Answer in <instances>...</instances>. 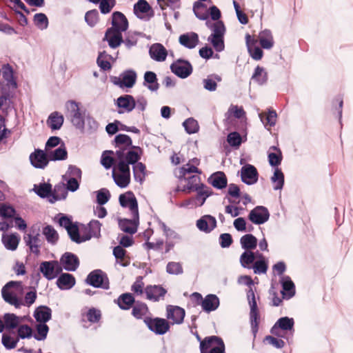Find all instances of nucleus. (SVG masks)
<instances>
[{
  "mask_svg": "<svg viewBox=\"0 0 353 353\" xmlns=\"http://www.w3.org/2000/svg\"><path fill=\"white\" fill-rule=\"evenodd\" d=\"M211 19L215 22L207 19L206 26L212 31V33L209 36L208 41L211 43L214 48L217 52H221L224 50V34L225 32V28L221 21H219L221 17V12L219 9L212 6L208 10Z\"/></svg>",
  "mask_w": 353,
  "mask_h": 353,
  "instance_id": "1",
  "label": "nucleus"
},
{
  "mask_svg": "<svg viewBox=\"0 0 353 353\" xmlns=\"http://www.w3.org/2000/svg\"><path fill=\"white\" fill-rule=\"evenodd\" d=\"M240 263L245 268H252L255 274H265L268 265L265 257L259 251H245L240 256Z\"/></svg>",
  "mask_w": 353,
  "mask_h": 353,
  "instance_id": "2",
  "label": "nucleus"
},
{
  "mask_svg": "<svg viewBox=\"0 0 353 353\" xmlns=\"http://www.w3.org/2000/svg\"><path fill=\"white\" fill-rule=\"evenodd\" d=\"M117 161L112 168V178L119 188H125L130 182V163L124 159V153L122 151L117 152Z\"/></svg>",
  "mask_w": 353,
  "mask_h": 353,
  "instance_id": "3",
  "label": "nucleus"
},
{
  "mask_svg": "<svg viewBox=\"0 0 353 353\" xmlns=\"http://www.w3.org/2000/svg\"><path fill=\"white\" fill-rule=\"evenodd\" d=\"M2 296L6 302L14 305L16 308H20L23 303L24 287L21 282L10 281L1 290Z\"/></svg>",
  "mask_w": 353,
  "mask_h": 353,
  "instance_id": "4",
  "label": "nucleus"
},
{
  "mask_svg": "<svg viewBox=\"0 0 353 353\" xmlns=\"http://www.w3.org/2000/svg\"><path fill=\"white\" fill-rule=\"evenodd\" d=\"M116 146L118 150L116 151V156L117 152L122 151L124 153V159L128 163H134L140 159L141 150L140 148H133V149H128L132 145V140L130 137L126 134H118L115 137Z\"/></svg>",
  "mask_w": 353,
  "mask_h": 353,
  "instance_id": "5",
  "label": "nucleus"
},
{
  "mask_svg": "<svg viewBox=\"0 0 353 353\" xmlns=\"http://www.w3.org/2000/svg\"><path fill=\"white\" fill-rule=\"evenodd\" d=\"M40 232L41 223H36L30 228L28 233L23 236V241L30 252L37 255L40 253L43 243Z\"/></svg>",
  "mask_w": 353,
  "mask_h": 353,
  "instance_id": "6",
  "label": "nucleus"
},
{
  "mask_svg": "<svg viewBox=\"0 0 353 353\" xmlns=\"http://www.w3.org/2000/svg\"><path fill=\"white\" fill-rule=\"evenodd\" d=\"M66 117H68L74 125L82 127L84 124V117L79 108V103L70 100L65 103Z\"/></svg>",
  "mask_w": 353,
  "mask_h": 353,
  "instance_id": "7",
  "label": "nucleus"
},
{
  "mask_svg": "<svg viewBox=\"0 0 353 353\" xmlns=\"http://www.w3.org/2000/svg\"><path fill=\"white\" fill-rule=\"evenodd\" d=\"M62 266L57 261H43L40 263L39 270L48 280H52L62 272Z\"/></svg>",
  "mask_w": 353,
  "mask_h": 353,
  "instance_id": "8",
  "label": "nucleus"
},
{
  "mask_svg": "<svg viewBox=\"0 0 353 353\" xmlns=\"http://www.w3.org/2000/svg\"><path fill=\"white\" fill-rule=\"evenodd\" d=\"M294 321L292 318L288 316L281 317L275 323L271 328L270 332L272 334L278 337H284L282 332L290 331L292 333L294 332Z\"/></svg>",
  "mask_w": 353,
  "mask_h": 353,
  "instance_id": "9",
  "label": "nucleus"
},
{
  "mask_svg": "<svg viewBox=\"0 0 353 353\" xmlns=\"http://www.w3.org/2000/svg\"><path fill=\"white\" fill-rule=\"evenodd\" d=\"M179 179L182 186L179 185L176 188V191L190 193L192 191L199 190L200 188L203 186V185L200 183V177L197 175L179 177Z\"/></svg>",
  "mask_w": 353,
  "mask_h": 353,
  "instance_id": "10",
  "label": "nucleus"
},
{
  "mask_svg": "<svg viewBox=\"0 0 353 353\" xmlns=\"http://www.w3.org/2000/svg\"><path fill=\"white\" fill-rule=\"evenodd\" d=\"M29 159L31 165L37 169L46 168L50 161L48 152L41 149H35L30 154Z\"/></svg>",
  "mask_w": 353,
  "mask_h": 353,
  "instance_id": "11",
  "label": "nucleus"
},
{
  "mask_svg": "<svg viewBox=\"0 0 353 353\" xmlns=\"http://www.w3.org/2000/svg\"><path fill=\"white\" fill-rule=\"evenodd\" d=\"M86 282L95 288H109L108 279L106 275L100 270L90 272L86 279Z\"/></svg>",
  "mask_w": 353,
  "mask_h": 353,
  "instance_id": "12",
  "label": "nucleus"
},
{
  "mask_svg": "<svg viewBox=\"0 0 353 353\" xmlns=\"http://www.w3.org/2000/svg\"><path fill=\"white\" fill-rule=\"evenodd\" d=\"M120 205L129 209L131 216L139 214L138 203L134 194L132 192H127L119 196Z\"/></svg>",
  "mask_w": 353,
  "mask_h": 353,
  "instance_id": "13",
  "label": "nucleus"
},
{
  "mask_svg": "<svg viewBox=\"0 0 353 353\" xmlns=\"http://www.w3.org/2000/svg\"><path fill=\"white\" fill-rule=\"evenodd\" d=\"M270 213L268 210L263 206H256L252 209L248 215L249 220L256 225H261L268 221Z\"/></svg>",
  "mask_w": 353,
  "mask_h": 353,
  "instance_id": "14",
  "label": "nucleus"
},
{
  "mask_svg": "<svg viewBox=\"0 0 353 353\" xmlns=\"http://www.w3.org/2000/svg\"><path fill=\"white\" fill-rule=\"evenodd\" d=\"M170 69L176 76L185 79L188 77L192 72L191 64L185 60L178 59L171 65Z\"/></svg>",
  "mask_w": 353,
  "mask_h": 353,
  "instance_id": "15",
  "label": "nucleus"
},
{
  "mask_svg": "<svg viewBox=\"0 0 353 353\" xmlns=\"http://www.w3.org/2000/svg\"><path fill=\"white\" fill-rule=\"evenodd\" d=\"M145 321L148 328L157 334H163L166 333L170 328L169 323L164 319H150Z\"/></svg>",
  "mask_w": 353,
  "mask_h": 353,
  "instance_id": "16",
  "label": "nucleus"
},
{
  "mask_svg": "<svg viewBox=\"0 0 353 353\" xmlns=\"http://www.w3.org/2000/svg\"><path fill=\"white\" fill-rule=\"evenodd\" d=\"M137 73L132 70L124 71L119 78L114 81L120 88H132L136 83Z\"/></svg>",
  "mask_w": 353,
  "mask_h": 353,
  "instance_id": "17",
  "label": "nucleus"
},
{
  "mask_svg": "<svg viewBox=\"0 0 353 353\" xmlns=\"http://www.w3.org/2000/svg\"><path fill=\"white\" fill-rule=\"evenodd\" d=\"M241 176L243 182L248 185H253L258 180V172L254 165L247 164L241 168Z\"/></svg>",
  "mask_w": 353,
  "mask_h": 353,
  "instance_id": "18",
  "label": "nucleus"
},
{
  "mask_svg": "<svg viewBox=\"0 0 353 353\" xmlns=\"http://www.w3.org/2000/svg\"><path fill=\"white\" fill-rule=\"evenodd\" d=\"M166 317L171 321L172 324H181L183 321L185 317V310L179 307L174 305H168L166 308Z\"/></svg>",
  "mask_w": 353,
  "mask_h": 353,
  "instance_id": "19",
  "label": "nucleus"
},
{
  "mask_svg": "<svg viewBox=\"0 0 353 353\" xmlns=\"http://www.w3.org/2000/svg\"><path fill=\"white\" fill-rule=\"evenodd\" d=\"M62 268H63L67 271H75L79 265V261L78 257L72 253L65 252L60 259V262Z\"/></svg>",
  "mask_w": 353,
  "mask_h": 353,
  "instance_id": "20",
  "label": "nucleus"
},
{
  "mask_svg": "<svg viewBox=\"0 0 353 353\" xmlns=\"http://www.w3.org/2000/svg\"><path fill=\"white\" fill-rule=\"evenodd\" d=\"M245 41L248 52L251 57L257 61L261 59L263 52L259 47L256 46L257 40L254 39L248 34L245 36Z\"/></svg>",
  "mask_w": 353,
  "mask_h": 353,
  "instance_id": "21",
  "label": "nucleus"
},
{
  "mask_svg": "<svg viewBox=\"0 0 353 353\" xmlns=\"http://www.w3.org/2000/svg\"><path fill=\"white\" fill-rule=\"evenodd\" d=\"M196 226L201 231L208 233L216 228V221L211 215H204L196 221Z\"/></svg>",
  "mask_w": 353,
  "mask_h": 353,
  "instance_id": "22",
  "label": "nucleus"
},
{
  "mask_svg": "<svg viewBox=\"0 0 353 353\" xmlns=\"http://www.w3.org/2000/svg\"><path fill=\"white\" fill-rule=\"evenodd\" d=\"M149 54L152 59L162 62L166 59L168 51L162 44L157 43L150 46Z\"/></svg>",
  "mask_w": 353,
  "mask_h": 353,
  "instance_id": "23",
  "label": "nucleus"
},
{
  "mask_svg": "<svg viewBox=\"0 0 353 353\" xmlns=\"http://www.w3.org/2000/svg\"><path fill=\"white\" fill-rule=\"evenodd\" d=\"M111 29L117 30L118 31L124 32L128 29V22L125 15L120 12H114L112 16Z\"/></svg>",
  "mask_w": 353,
  "mask_h": 353,
  "instance_id": "24",
  "label": "nucleus"
},
{
  "mask_svg": "<svg viewBox=\"0 0 353 353\" xmlns=\"http://www.w3.org/2000/svg\"><path fill=\"white\" fill-rule=\"evenodd\" d=\"M131 216L132 218L130 219H125L123 220H121L119 221V226L122 231L129 234H134L137 231L139 216V214H137V216Z\"/></svg>",
  "mask_w": 353,
  "mask_h": 353,
  "instance_id": "25",
  "label": "nucleus"
},
{
  "mask_svg": "<svg viewBox=\"0 0 353 353\" xmlns=\"http://www.w3.org/2000/svg\"><path fill=\"white\" fill-rule=\"evenodd\" d=\"M121 32L111 28L107 30L105 39L107 40L110 48H116L121 45L123 41Z\"/></svg>",
  "mask_w": 353,
  "mask_h": 353,
  "instance_id": "26",
  "label": "nucleus"
},
{
  "mask_svg": "<svg viewBox=\"0 0 353 353\" xmlns=\"http://www.w3.org/2000/svg\"><path fill=\"white\" fill-rule=\"evenodd\" d=\"M102 224L97 220H92L88 224L85 230L88 233L83 234V241L90 240L92 237L99 238L101 236V228Z\"/></svg>",
  "mask_w": 353,
  "mask_h": 353,
  "instance_id": "27",
  "label": "nucleus"
},
{
  "mask_svg": "<svg viewBox=\"0 0 353 353\" xmlns=\"http://www.w3.org/2000/svg\"><path fill=\"white\" fill-rule=\"evenodd\" d=\"M145 293L148 299L157 301L161 297L164 296L166 290L160 285H149L145 288Z\"/></svg>",
  "mask_w": 353,
  "mask_h": 353,
  "instance_id": "28",
  "label": "nucleus"
},
{
  "mask_svg": "<svg viewBox=\"0 0 353 353\" xmlns=\"http://www.w3.org/2000/svg\"><path fill=\"white\" fill-rule=\"evenodd\" d=\"M208 182L216 189H223L227 186L228 180L223 172H216L208 179Z\"/></svg>",
  "mask_w": 353,
  "mask_h": 353,
  "instance_id": "29",
  "label": "nucleus"
},
{
  "mask_svg": "<svg viewBox=\"0 0 353 353\" xmlns=\"http://www.w3.org/2000/svg\"><path fill=\"white\" fill-rule=\"evenodd\" d=\"M179 43L187 48L192 49L196 46L199 43V37L196 33L188 32L179 37Z\"/></svg>",
  "mask_w": 353,
  "mask_h": 353,
  "instance_id": "30",
  "label": "nucleus"
},
{
  "mask_svg": "<svg viewBox=\"0 0 353 353\" xmlns=\"http://www.w3.org/2000/svg\"><path fill=\"white\" fill-rule=\"evenodd\" d=\"M151 7L145 0H139L134 6V12L139 19H148Z\"/></svg>",
  "mask_w": 353,
  "mask_h": 353,
  "instance_id": "31",
  "label": "nucleus"
},
{
  "mask_svg": "<svg viewBox=\"0 0 353 353\" xmlns=\"http://www.w3.org/2000/svg\"><path fill=\"white\" fill-rule=\"evenodd\" d=\"M19 241L20 236L16 233L10 234H3L2 235V243L7 250L12 251L17 250Z\"/></svg>",
  "mask_w": 353,
  "mask_h": 353,
  "instance_id": "32",
  "label": "nucleus"
},
{
  "mask_svg": "<svg viewBox=\"0 0 353 353\" xmlns=\"http://www.w3.org/2000/svg\"><path fill=\"white\" fill-rule=\"evenodd\" d=\"M75 278L70 274H60L57 281V285L61 290H70L75 285Z\"/></svg>",
  "mask_w": 353,
  "mask_h": 353,
  "instance_id": "33",
  "label": "nucleus"
},
{
  "mask_svg": "<svg viewBox=\"0 0 353 353\" xmlns=\"http://www.w3.org/2000/svg\"><path fill=\"white\" fill-rule=\"evenodd\" d=\"M117 105L128 112H131L136 106L134 97L128 94L119 97L117 100Z\"/></svg>",
  "mask_w": 353,
  "mask_h": 353,
  "instance_id": "34",
  "label": "nucleus"
},
{
  "mask_svg": "<svg viewBox=\"0 0 353 353\" xmlns=\"http://www.w3.org/2000/svg\"><path fill=\"white\" fill-rule=\"evenodd\" d=\"M258 39L261 46L263 49H270L274 46V39L272 32L269 30H264L259 32Z\"/></svg>",
  "mask_w": 353,
  "mask_h": 353,
  "instance_id": "35",
  "label": "nucleus"
},
{
  "mask_svg": "<svg viewBox=\"0 0 353 353\" xmlns=\"http://www.w3.org/2000/svg\"><path fill=\"white\" fill-rule=\"evenodd\" d=\"M219 305V299L214 294L207 295L201 303L203 310L207 312L215 310Z\"/></svg>",
  "mask_w": 353,
  "mask_h": 353,
  "instance_id": "36",
  "label": "nucleus"
},
{
  "mask_svg": "<svg viewBox=\"0 0 353 353\" xmlns=\"http://www.w3.org/2000/svg\"><path fill=\"white\" fill-rule=\"evenodd\" d=\"M51 310L43 305L38 307L34 312V317L37 323H46L51 319Z\"/></svg>",
  "mask_w": 353,
  "mask_h": 353,
  "instance_id": "37",
  "label": "nucleus"
},
{
  "mask_svg": "<svg viewBox=\"0 0 353 353\" xmlns=\"http://www.w3.org/2000/svg\"><path fill=\"white\" fill-rule=\"evenodd\" d=\"M221 341L222 339L216 336L206 337L204 340L201 341L200 342L201 353H208V351L212 350Z\"/></svg>",
  "mask_w": 353,
  "mask_h": 353,
  "instance_id": "38",
  "label": "nucleus"
},
{
  "mask_svg": "<svg viewBox=\"0 0 353 353\" xmlns=\"http://www.w3.org/2000/svg\"><path fill=\"white\" fill-rule=\"evenodd\" d=\"M48 152L50 161H61L67 158L68 152L65 145L62 143L58 148Z\"/></svg>",
  "mask_w": 353,
  "mask_h": 353,
  "instance_id": "39",
  "label": "nucleus"
},
{
  "mask_svg": "<svg viewBox=\"0 0 353 353\" xmlns=\"http://www.w3.org/2000/svg\"><path fill=\"white\" fill-rule=\"evenodd\" d=\"M257 239L251 234H247L241 236L240 243L241 248L245 251H252L256 248Z\"/></svg>",
  "mask_w": 353,
  "mask_h": 353,
  "instance_id": "40",
  "label": "nucleus"
},
{
  "mask_svg": "<svg viewBox=\"0 0 353 353\" xmlns=\"http://www.w3.org/2000/svg\"><path fill=\"white\" fill-rule=\"evenodd\" d=\"M143 85L152 92L157 91L159 89V85L157 82L156 74L151 71L146 72L144 74Z\"/></svg>",
  "mask_w": 353,
  "mask_h": 353,
  "instance_id": "41",
  "label": "nucleus"
},
{
  "mask_svg": "<svg viewBox=\"0 0 353 353\" xmlns=\"http://www.w3.org/2000/svg\"><path fill=\"white\" fill-rule=\"evenodd\" d=\"M23 318L15 315L14 314L6 313L3 316V322L6 329H14L22 321Z\"/></svg>",
  "mask_w": 353,
  "mask_h": 353,
  "instance_id": "42",
  "label": "nucleus"
},
{
  "mask_svg": "<svg viewBox=\"0 0 353 353\" xmlns=\"http://www.w3.org/2000/svg\"><path fill=\"white\" fill-rule=\"evenodd\" d=\"M283 287V294L288 299L292 297L295 294L294 285L289 276H283L281 280Z\"/></svg>",
  "mask_w": 353,
  "mask_h": 353,
  "instance_id": "43",
  "label": "nucleus"
},
{
  "mask_svg": "<svg viewBox=\"0 0 353 353\" xmlns=\"http://www.w3.org/2000/svg\"><path fill=\"white\" fill-rule=\"evenodd\" d=\"M193 11L198 19L201 20L208 19V9L204 3L199 1L195 2L193 6Z\"/></svg>",
  "mask_w": 353,
  "mask_h": 353,
  "instance_id": "44",
  "label": "nucleus"
},
{
  "mask_svg": "<svg viewBox=\"0 0 353 353\" xmlns=\"http://www.w3.org/2000/svg\"><path fill=\"white\" fill-rule=\"evenodd\" d=\"M63 123V117L57 112H52L48 120V126L52 130H59Z\"/></svg>",
  "mask_w": 353,
  "mask_h": 353,
  "instance_id": "45",
  "label": "nucleus"
},
{
  "mask_svg": "<svg viewBox=\"0 0 353 353\" xmlns=\"http://www.w3.org/2000/svg\"><path fill=\"white\" fill-rule=\"evenodd\" d=\"M259 116L265 127L268 125L272 127L276 123L277 114L274 110H269L267 113H260Z\"/></svg>",
  "mask_w": 353,
  "mask_h": 353,
  "instance_id": "46",
  "label": "nucleus"
},
{
  "mask_svg": "<svg viewBox=\"0 0 353 353\" xmlns=\"http://www.w3.org/2000/svg\"><path fill=\"white\" fill-rule=\"evenodd\" d=\"M196 191L197 195L193 200L195 201V205L201 206L204 204L206 199L211 195L212 192L208 188L204 185Z\"/></svg>",
  "mask_w": 353,
  "mask_h": 353,
  "instance_id": "47",
  "label": "nucleus"
},
{
  "mask_svg": "<svg viewBox=\"0 0 353 353\" xmlns=\"http://www.w3.org/2000/svg\"><path fill=\"white\" fill-rule=\"evenodd\" d=\"M36 334L33 337L37 341H43L46 339L49 327L46 323H38L36 325Z\"/></svg>",
  "mask_w": 353,
  "mask_h": 353,
  "instance_id": "48",
  "label": "nucleus"
},
{
  "mask_svg": "<svg viewBox=\"0 0 353 353\" xmlns=\"http://www.w3.org/2000/svg\"><path fill=\"white\" fill-rule=\"evenodd\" d=\"M272 182L274 183V189L281 190L284 184V175L281 170L276 168L273 176L271 178Z\"/></svg>",
  "mask_w": 353,
  "mask_h": 353,
  "instance_id": "49",
  "label": "nucleus"
},
{
  "mask_svg": "<svg viewBox=\"0 0 353 353\" xmlns=\"http://www.w3.org/2000/svg\"><path fill=\"white\" fill-rule=\"evenodd\" d=\"M43 234L45 236L47 241L50 243L54 244L58 241V233L51 225H47L43 228Z\"/></svg>",
  "mask_w": 353,
  "mask_h": 353,
  "instance_id": "50",
  "label": "nucleus"
},
{
  "mask_svg": "<svg viewBox=\"0 0 353 353\" xmlns=\"http://www.w3.org/2000/svg\"><path fill=\"white\" fill-rule=\"evenodd\" d=\"M134 302V299L130 293L122 294L118 299V305L123 310H128Z\"/></svg>",
  "mask_w": 353,
  "mask_h": 353,
  "instance_id": "51",
  "label": "nucleus"
},
{
  "mask_svg": "<svg viewBox=\"0 0 353 353\" xmlns=\"http://www.w3.org/2000/svg\"><path fill=\"white\" fill-rule=\"evenodd\" d=\"M133 166V173L137 181L141 183L145 175V166L142 163H134Z\"/></svg>",
  "mask_w": 353,
  "mask_h": 353,
  "instance_id": "52",
  "label": "nucleus"
},
{
  "mask_svg": "<svg viewBox=\"0 0 353 353\" xmlns=\"http://www.w3.org/2000/svg\"><path fill=\"white\" fill-rule=\"evenodd\" d=\"M252 79L256 82L258 84L263 85L267 81V73L263 68L257 66L255 68L254 72L252 77Z\"/></svg>",
  "mask_w": 353,
  "mask_h": 353,
  "instance_id": "53",
  "label": "nucleus"
},
{
  "mask_svg": "<svg viewBox=\"0 0 353 353\" xmlns=\"http://www.w3.org/2000/svg\"><path fill=\"white\" fill-rule=\"evenodd\" d=\"M221 78L218 75L208 77L203 80L204 88L209 91H214L217 87V82H220Z\"/></svg>",
  "mask_w": 353,
  "mask_h": 353,
  "instance_id": "54",
  "label": "nucleus"
},
{
  "mask_svg": "<svg viewBox=\"0 0 353 353\" xmlns=\"http://www.w3.org/2000/svg\"><path fill=\"white\" fill-rule=\"evenodd\" d=\"M2 75L8 83L12 85L13 87L17 86V83L14 79L13 70L10 65L8 64L3 65L2 68Z\"/></svg>",
  "mask_w": 353,
  "mask_h": 353,
  "instance_id": "55",
  "label": "nucleus"
},
{
  "mask_svg": "<svg viewBox=\"0 0 353 353\" xmlns=\"http://www.w3.org/2000/svg\"><path fill=\"white\" fill-rule=\"evenodd\" d=\"M183 125L188 134H194L199 131V126L196 120L193 118L187 119Z\"/></svg>",
  "mask_w": 353,
  "mask_h": 353,
  "instance_id": "56",
  "label": "nucleus"
},
{
  "mask_svg": "<svg viewBox=\"0 0 353 353\" xmlns=\"http://www.w3.org/2000/svg\"><path fill=\"white\" fill-rule=\"evenodd\" d=\"M110 56L106 54L105 52H100L97 58L98 65L103 70H108L111 68L110 63L108 59Z\"/></svg>",
  "mask_w": 353,
  "mask_h": 353,
  "instance_id": "57",
  "label": "nucleus"
},
{
  "mask_svg": "<svg viewBox=\"0 0 353 353\" xmlns=\"http://www.w3.org/2000/svg\"><path fill=\"white\" fill-rule=\"evenodd\" d=\"M34 21L35 25L40 30H45L48 28V20L45 14L37 13L34 16Z\"/></svg>",
  "mask_w": 353,
  "mask_h": 353,
  "instance_id": "58",
  "label": "nucleus"
},
{
  "mask_svg": "<svg viewBox=\"0 0 353 353\" xmlns=\"http://www.w3.org/2000/svg\"><path fill=\"white\" fill-rule=\"evenodd\" d=\"M110 198V193L108 190L102 188L97 192V201L99 205H102L106 203Z\"/></svg>",
  "mask_w": 353,
  "mask_h": 353,
  "instance_id": "59",
  "label": "nucleus"
},
{
  "mask_svg": "<svg viewBox=\"0 0 353 353\" xmlns=\"http://www.w3.org/2000/svg\"><path fill=\"white\" fill-rule=\"evenodd\" d=\"M18 338L17 339H30L34 335L32 334V328L28 325H22L18 327L17 330Z\"/></svg>",
  "mask_w": 353,
  "mask_h": 353,
  "instance_id": "60",
  "label": "nucleus"
},
{
  "mask_svg": "<svg viewBox=\"0 0 353 353\" xmlns=\"http://www.w3.org/2000/svg\"><path fill=\"white\" fill-rule=\"evenodd\" d=\"M148 307L145 303L137 304L132 309V314L137 319H141L148 313Z\"/></svg>",
  "mask_w": 353,
  "mask_h": 353,
  "instance_id": "61",
  "label": "nucleus"
},
{
  "mask_svg": "<svg viewBox=\"0 0 353 353\" xmlns=\"http://www.w3.org/2000/svg\"><path fill=\"white\" fill-rule=\"evenodd\" d=\"M112 151H105L101 157V163L105 169H110L114 163V158L111 157Z\"/></svg>",
  "mask_w": 353,
  "mask_h": 353,
  "instance_id": "62",
  "label": "nucleus"
},
{
  "mask_svg": "<svg viewBox=\"0 0 353 353\" xmlns=\"http://www.w3.org/2000/svg\"><path fill=\"white\" fill-rule=\"evenodd\" d=\"M15 214L14 209L9 205L0 203V216L3 218H11Z\"/></svg>",
  "mask_w": 353,
  "mask_h": 353,
  "instance_id": "63",
  "label": "nucleus"
},
{
  "mask_svg": "<svg viewBox=\"0 0 353 353\" xmlns=\"http://www.w3.org/2000/svg\"><path fill=\"white\" fill-rule=\"evenodd\" d=\"M166 271L170 274H180L183 273V268L180 263L169 262L166 267Z\"/></svg>",
  "mask_w": 353,
  "mask_h": 353,
  "instance_id": "64",
  "label": "nucleus"
}]
</instances>
